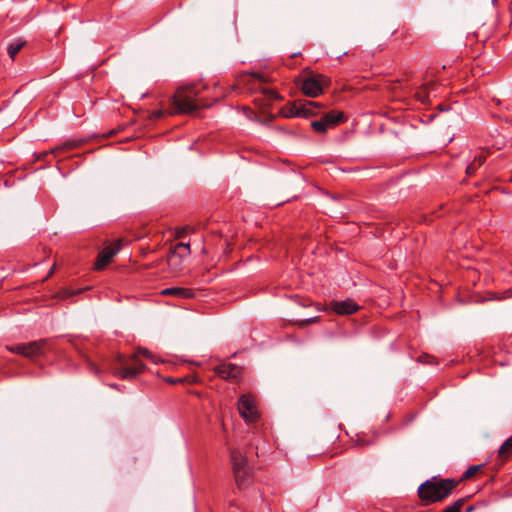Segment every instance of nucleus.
I'll list each match as a JSON object with an SVG mask.
<instances>
[{"label": "nucleus", "mask_w": 512, "mask_h": 512, "mask_svg": "<svg viewBox=\"0 0 512 512\" xmlns=\"http://www.w3.org/2000/svg\"><path fill=\"white\" fill-rule=\"evenodd\" d=\"M320 104L314 101H296L286 104L281 109L283 117H308L316 115Z\"/></svg>", "instance_id": "4"}, {"label": "nucleus", "mask_w": 512, "mask_h": 512, "mask_svg": "<svg viewBox=\"0 0 512 512\" xmlns=\"http://www.w3.org/2000/svg\"><path fill=\"white\" fill-rule=\"evenodd\" d=\"M137 352H142V353H145V352H148L146 349H140L138 350Z\"/></svg>", "instance_id": "35"}, {"label": "nucleus", "mask_w": 512, "mask_h": 512, "mask_svg": "<svg viewBox=\"0 0 512 512\" xmlns=\"http://www.w3.org/2000/svg\"><path fill=\"white\" fill-rule=\"evenodd\" d=\"M486 160V154L484 152H479L477 155H475L474 157V163L478 164V166H481Z\"/></svg>", "instance_id": "26"}, {"label": "nucleus", "mask_w": 512, "mask_h": 512, "mask_svg": "<svg viewBox=\"0 0 512 512\" xmlns=\"http://www.w3.org/2000/svg\"><path fill=\"white\" fill-rule=\"evenodd\" d=\"M323 118L329 127L333 128L344 121V114L342 112L330 111Z\"/></svg>", "instance_id": "16"}, {"label": "nucleus", "mask_w": 512, "mask_h": 512, "mask_svg": "<svg viewBox=\"0 0 512 512\" xmlns=\"http://www.w3.org/2000/svg\"><path fill=\"white\" fill-rule=\"evenodd\" d=\"M214 373L222 380L239 383L243 379V368L232 363H221L213 368Z\"/></svg>", "instance_id": "7"}, {"label": "nucleus", "mask_w": 512, "mask_h": 512, "mask_svg": "<svg viewBox=\"0 0 512 512\" xmlns=\"http://www.w3.org/2000/svg\"><path fill=\"white\" fill-rule=\"evenodd\" d=\"M466 500L467 498L457 499L453 504L445 507L442 512H461Z\"/></svg>", "instance_id": "21"}, {"label": "nucleus", "mask_w": 512, "mask_h": 512, "mask_svg": "<svg viewBox=\"0 0 512 512\" xmlns=\"http://www.w3.org/2000/svg\"><path fill=\"white\" fill-rule=\"evenodd\" d=\"M25 45V41L17 39L13 42H11L8 46V54L9 57L14 60L17 53L23 48Z\"/></svg>", "instance_id": "19"}, {"label": "nucleus", "mask_w": 512, "mask_h": 512, "mask_svg": "<svg viewBox=\"0 0 512 512\" xmlns=\"http://www.w3.org/2000/svg\"><path fill=\"white\" fill-rule=\"evenodd\" d=\"M237 408L246 423H254L260 418L256 398L251 393L240 396Z\"/></svg>", "instance_id": "5"}, {"label": "nucleus", "mask_w": 512, "mask_h": 512, "mask_svg": "<svg viewBox=\"0 0 512 512\" xmlns=\"http://www.w3.org/2000/svg\"><path fill=\"white\" fill-rule=\"evenodd\" d=\"M235 483L239 490H244L250 486L253 482V470L252 467L241 469L233 472Z\"/></svg>", "instance_id": "13"}, {"label": "nucleus", "mask_w": 512, "mask_h": 512, "mask_svg": "<svg viewBox=\"0 0 512 512\" xmlns=\"http://www.w3.org/2000/svg\"><path fill=\"white\" fill-rule=\"evenodd\" d=\"M55 271V265L50 269L49 276L52 275Z\"/></svg>", "instance_id": "33"}, {"label": "nucleus", "mask_w": 512, "mask_h": 512, "mask_svg": "<svg viewBox=\"0 0 512 512\" xmlns=\"http://www.w3.org/2000/svg\"><path fill=\"white\" fill-rule=\"evenodd\" d=\"M80 293V291H74V290H71V289H64L62 292H61V297L62 298H69L73 295H76Z\"/></svg>", "instance_id": "27"}, {"label": "nucleus", "mask_w": 512, "mask_h": 512, "mask_svg": "<svg viewBox=\"0 0 512 512\" xmlns=\"http://www.w3.org/2000/svg\"><path fill=\"white\" fill-rule=\"evenodd\" d=\"M415 360H416V362L423 364V365L439 364V361L433 354H419Z\"/></svg>", "instance_id": "20"}, {"label": "nucleus", "mask_w": 512, "mask_h": 512, "mask_svg": "<svg viewBox=\"0 0 512 512\" xmlns=\"http://www.w3.org/2000/svg\"><path fill=\"white\" fill-rule=\"evenodd\" d=\"M261 91L271 101L279 99L278 93L272 89L263 88Z\"/></svg>", "instance_id": "25"}, {"label": "nucleus", "mask_w": 512, "mask_h": 512, "mask_svg": "<svg viewBox=\"0 0 512 512\" xmlns=\"http://www.w3.org/2000/svg\"><path fill=\"white\" fill-rule=\"evenodd\" d=\"M312 128L319 133H324L327 130L331 129L329 125L326 123L324 118H321L320 120L313 121L311 123Z\"/></svg>", "instance_id": "22"}, {"label": "nucleus", "mask_w": 512, "mask_h": 512, "mask_svg": "<svg viewBox=\"0 0 512 512\" xmlns=\"http://www.w3.org/2000/svg\"><path fill=\"white\" fill-rule=\"evenodd\" d=\"M24 356L30 358L31 360H35V358L39 355V354H30V353H27V354H23Z\"/></svg>", "instance_id": "31"}, {"label": "nucleus", "mask_w": 512, "mask_h": 512, "mask_svg": "<svg viewBox=\"0 0 512 512\" xmlns=\"http://www.w3.org/2000/svg\"><path fill=\"white\" fill-rule=\"evenodd\" d=\"M110 386L115 389L117 388L116 384H111Z\"/></svg>", "instance_id": "37"}, {"label": "nucleus", "mask_w": 512, "mask_h": 512, "mask_svg": "<svg viewBox=\"0 0 512 512\" xmlns=\"http://www.w3.org/2000/svg\"><path fill=\"white\" fill-rule=\"evenodd\" d=\"M170 113H171V111H167V110H163V109H157V110H153L152 112H150L149 118L151 120H157V119H160L161 117H163L166 114L171 115Z\"/></svg>", "instance_id": "24"}, {"label": "nucleus", "mask_w": 512, "mask_h": 512, "mask_svg": "<svg viewBox=\"0 0 512 512\" xmlns=\"http://www.w3.org/2000/svg\"><path fill=\"white\" fill-rule=\"evenodd\" d=\"M434 88H435V84L434 83L424 84L419 89V91L416 93V96H417L418 100L421 101L422 103H425L426 101H428L429 98H430V95L434 91Z\"/></svg>", "instance_id": "17"}, {"label": "nucleus", "mask_w": 512, "mask_h": 512, "mask_svg": "<svg viewBox=\"0 0 512 512\" xmlns=\"http://www.w3.org/2000/svg\"><path fill=\"white\" fill-rule=\"evenodd\" d=\"M498 453H499V457L502 460H508L512 457V436L504 441V443L501 445Z\"/></svg>", "instance_id": "18"}, {"label": "nucleus", "mask_w": 512, "mask_h": 512, "mask_svg": "<svg viewBox=\"0 0 512 512\" xmlns=\"http://www.w3.org/2000/svg\"><path fill=\"white\" fill-rule=\"evenodd\" d=\"M473 511V506H469L467 509H466V512H472Z\"/></svg>", "instance_id": "34"}, {"label": "nucleus", "mask_w": 512, "mask_h": 512, "mask_svg": "<svg viewBox=\"0 0 512 512\" xmlns=\"http://www.w3.org/2000/svg\"><path fill=\"white\" fill-rule=\"evenodd\" d=\"M327 78L323 75H314L304 79L301 83L302 92L309 97H317L323 92V85Z\"/></svg>", "instance_id": "8"}, {"label": "nucleus", "mask_w": 512, "mask_h": 512, "mask_svg": "<svg viewBox=\"0 0 512 512\" xmlns=\"http://www.w3.org/2000/svg\"><path fill=\"white\" fill-rule=\"evenodd\" d=\"M9 352H38L41 350L51 349L47 340L41 339L38 341H32L27 344H18L16 347H7Z\"/></svg>", "instance_id": "11"}, {"label": "nucleus", "mask_w": 512, "mask_h": 512, "mask_svg": "<svg viewBox=\"0 0 512 512\" xmlns=\"http://www.w3.org/2000/svg\"><path fill=\"white\" fill-rule=\"evenodd\" d=\"M478 167H479V166H478V164H476V163L472 162V163H470V164L467 166L466 173H467L468 175H473V174L475 173V171L477 170V168H478Z\"/></svg>", "instance_id": "28"}, {"label": "nucleus", "mask_w": 512, "mask_h": 512, "mask_svg": "<svg viewBox=\"0 0 512 512\" xmlns=\"http://www.w3.org/2000/svg\"><path fill=\"white\" fill-rule=\"evenodd\" d=\"M166 381L169 382V383H182V382H185L187 381V378H177V379H172V378H166Z\"/></svg>", "instance_id": "29"}, {"label": "nucleus", "mask_w": 512, "mask_h": 512, "mask_svg": "<svg viewBox=\"0 0 512 512\" xmlns=\"http://www.w3.org/2000/svg\"><path fill=\"white\" fill-rule=\"evenodd\" d=\"M317 319V317L306 319L305 322H313Z\"/></svg>", "instance_id": "32"}, {"label": "nucleus", "mask_w": 512, "mask_h": 512, "mask_svg": "<svg viewBox=\"0 0 512 512\" xmlns=\"http://www.w3.org/2000/svg\"><path fill=\"white\" fill-rule=\"evenodd\" d=\"M483 465H474V466H470L462 475L461 479L459 480L460 482L461 481H464V480H467V479H470L471 477H473L478 471H480L482 469Z\"/></svg>", "instance_id": "23"}, {"label": "nucleus", "mask_w": 512, "mask_h": 512, "mask_svg": "<svg viewBox=\"0 0 512 512\" xmlns=\"http://www.w3.org/2000/svg\"><path fill=\"white\" fill-rule=\"evenodd\" d=\"M127 354H117V360L120 364H122L125 356ZM130 362L127 364H123L117 371V374L122 379H130L135 377L137 374L141 373L145 367L140 356H144L149 358L152 362L157 363L158 361L164 362V360L159 356V354H129Z\"/></svg>", "instance_id": "2"}, {"label": "nucleus", "mask_w": 512, "mask_h": 512, "mask_svg": "<svg viewBox=\"0 0 512 512\" xmlns=\"http://www.w3.org/2000/svg\"><path fill=\"white\" fill-rule=\"evenodd\" d=\"M197 94L198 89L195 85L179 88L172 98L173 110L170 114L189 113L196 110Z\"/></svg>", "instance_id": "3"}, {"label": "nucleus", "mask_w": 512, "mask_h": 512, "mask_svg": "<svg viewBox=\"0 0 512 512\" xmlns=\"http://www.w3.org/2000/svg\"><path fill=\"white\" fill-rule=\"evenodd\" d=\"M190 254L189 243H177L170 251L167 258V265L172 273H179L183 268V261Z\"/></svg>", "instance_id": "6"}, {"label": "nucleus", "mask_w": 512, "mask_h": 512, "mask_svg": "<svg viewBox=\"0 0 512 512\" xmlns=\"http://www.w3.org/2000/svg\"><path fill=\"white\" fill-rule=\"evenodd\" d=\"M188 231H189V228H183V229H181V230H179V231L177 232L176 236H177L178 238H180V237H182L185 233H187Z\"/></svg>", "instance_id": "30"}, {"label": "nucleus", "mask_w": 512, "mask_h": 512, "mask_svg": "<svg viewBox=\"0 0 512 512\" xmlns=\"http://www.w3.org/2000/svg\"><path fill=\"white\" fill-rule=\"evenodd\" d=\"M457 361H458V360H455V359H451V360H450V362H451V363H455V362H457Z\"/></svg>", "instance_id": "36"}, {"label": "nucleus", "mask_w": 512, "mask_h": 512, "mask_svg": "<svg viewBox=\"0 0 512 512\" xmlns=\"http://www.w3.org/2000/svg\"><path fill=\"white\" fill-rule=\"evenodd\" d=\"M239 84L246 86L248 89H257L258 85L268 81V79L259 73H245L239 77Z\"/></svg>", "instance_id": "12"}, {"label": "nucleus", "mask_w": 512, "mask_h": 512, "mask_svg": "<svg viewBox=\"0 0 512 512\" xmlns=\"http://www.w3.org/2000/svg\"><path fill=\"white\" fill-rule=\"evenodd\" d=\"M460 481L453 478H439L434 476L423 483L417 489L418 497L423 506L442 502L459 485Z\"/></svg>", "instance_id": "1"}, {"label": "nucleus", "mask_w": 512, "mask_h": 512, "mask_svg": "<svg viewBox=\"0 0 512 512\" xmlns=\"http://www.w3.org/2000/svg\"><path fill=\"white\" fill-rule=\"evenodd\" d=\"M329 309L338 315H351L356 313L360 306L352 299L333 300L329 304Z\"/></svg>", "instance_id": "9"}, {"label": "nucleus", "mask_w": 512, "mask_h": 512, "mask_svg": "<svg viewBox=\"0 0 512 512\" xmlns=\"http://www.w3.org/2000/svg\"><path fill=\"white\" fill-rule=\"evenodd\" d=\"M121 249V240H116L113 244L106 246L98 255L97 261L95 263V268L97 270H102L111 260L112 258L119 252Z\"/></svg>", "instance_id": "10"}, {"label": "nucleus", "mask_w": 512, "mask_h": 512, "mask_svg": "<svg viewBox=\"0 0 512 512\" xmlns=\"http://www.w3.org/2000/svg\"><path fill=\"white\" fill-rule=\"evenodd\" d=\"M230 459L233 472L250 467L247 457L238 449L233 448L230 450Z\"/></svg>", "instance_id": "14"}, {"label": "nucleus", "mask_w": 512, "mask_h": 512, "mask_svg": "<svg viewBox=\"0 0 512 512\" xmlns=\"http://www.w3.org/2000/svg\"><path fill=\"white\" fill-rule=\"evenodd\" d=\"M160 295L162 296H173L181 299H189L194 296V292L192 289L183 288V287H170L165 288L160 291Z\"/></svg>", "instance_id": "15"}]
</instances>
